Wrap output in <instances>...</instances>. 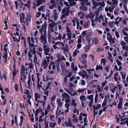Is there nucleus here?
<instances>
[{"instance_id": "27", "label": "nucleus", "mask_w": 128, "mask_h": 128, "mask_svg": "<svg viewBox=\"0 0 128 128\" xmlns=\"http://www.w3.org/2000/svg\"><path fill=\"white\" fill-rule=\"evenodd\" d=\"M56 102L59 106L60 107H62L63 103L62 102L60 99H57Z\"/></svg>"}, {"instance_id": "6", "label": "nucleus", "mask_w": 128, "mask_h": 128, "mask_svg": "<svg viewBox=\"0 0 128 128\" xmlns=\"http://www.w3.org/2000/svg\"><path fill=\"white\" fill-rule=\"evenodd\" d=\"M107 35V40L110 42V44H111L112 43H114L115 42L114 39L112 38V36L110 34L109 32L108 33Z\"/></svg>"}, {"instance_id": "46", "label": "nucleus", "mask_w": 128, "mask_h": 128, "mask_svg": "<svg viewBox=\"0 0 128 128\" xmlns=\"http://www.w3.org/2000/svg\"><path fill=\"white\" fill-rule=\"evenodd\" d=\"M93 97L94 96L92 94H91L90 95L88 96L86 98L90 100H94Z\"/></svg>"}, {"instance_id": "8", "label": "nucleus", "mask_w": 128, "mask_h": 128, "mask_svg": "<svg viewBox=\"0 0 128 128\" xmlns=\"http://www.w3.org/2000/svg\"><path fill=\"white\" fill-rule=\"evenodd\" d=\"M66 32H67L66 34L67 36L68 39L69 40H70L72 37V33L68 27L66 26Z\"/></svg>"}, {"instance_id": "36", "label": "nucleus", "mask_w": 128, "mask_h": 128, "mask_svg": "<svg viewBox=\"0 0 128 128\" xmlns=\"http://www.w3.org/2000/svg\"><path fill=\"white\" fill-rule=\"evenodd\" d=\"M122 99H120L119 101V104H118V108H121L122 107Z\"/></svg>"}, {"instance_id": "38", "label": "nucleus", "mask_w": 128, "mask_h": 128, "mask_svg": "<svg viewBox=\"0 0 128 128\" xmlns=\"http://www.w3.org/2000/svg\"><path fill=\"white\" fill-rule=\"evenodd\" d=\"M108 25L110 28H113L115 26L114 22L113 21L110 22L108 23Z\"/></svg>"}, {"instance_id": "40", "label": "nucleus", "mask_w": 128, "mask_h": 128, "mask_svg": "<svg viewBox=\"0 0 128 128\" xmlns=\"http://www.w3.org/2000/svg\"><path fill=\"white\" fill-rule=\"evenodd\" d=\"M88 16L90 18L92 19L94 18V14H93L92 12H90L88 14Z\"/></svg>"}, {"instance_id": "63", "label": "nucleus", "mask_w": 128, "mask_h": 128, "mask_svg": "<svg viewBox=\"0 0 128 128\" xmlns=\"http://www.w3.org/2000/svg\"><path fill=\"white\" fill-rule=\"evenodd\" d=\"M122 82L124 84V86L125 87H126L128 86V83L126 82L125 79L124 80H122Z\"/></svg>"}, {"instance_id": "1", "label": "nucleus", "mask_w": 128, "mask_h": 128, "mask_svg": "<svg viewBox=\"0 0 128 128\" xmlns=\"http://www.w3.org/2000/svg\"><path fill=\"white\" fill-rule=\"evenodd\" d=\"M51 21L52 22L48 24L49 27L48 28V39L49 42H50L52 40V37L50 33L54 32V30L53 29L54 28V27L56 26L55 29L56 30H57V26H56V24L52 20H51Z\"/></svg>"}, {"instance_id": "52", "label": "nucleus", "mask_w": 128, "mask_h": 128, "mask_svg": "<svg viewBox=\"0 0 128 128\" xmlns=\"http://www.w3.org/2000/svg\"><path fill=\"white\" fill-rule=\"evenodd\" d=\"M40 89H42L43 90H44V89L42 88L41 85H40L39 84H38L37 86V90H40Z\"/></svg>"}, {"instance_id": "43", "label": "nucleus", "mask_w": 128, "mask_h": 128, "mask_svg": "<svg viewBox=\"0 0 128 128\" xmlns=\"http://www.w3.org/2000/svg\"><path fill=\"white\" fill-rule=\"evenodd\" d=\"M90 46L89 45H87L85 47L84 50L85 52H88L90 49Z\"/></svg>"}, {"instance_id": "57", "label": "nucleus", "mask_w": 128, "mask_h": 128, "mask_svg": "<svg viewBox=\"0 0 128 128\" xmlns=\"http://www.w3.org/2000/svg\"><path fill=\"white\" fill-rule=\"evenodd\" d=\"M118 89V88L117 86H114V88L111 89V90L112 92L114 93L115 91Z\"/></svg>"}, {"instance_id": "51", "label": "nucleus", "mask_w": 128, "mask_h": 128, "mask_svg": "<svg viewBox=\"0 0 128 128\" xmlns=\"http://www.w3.org/2000/svg\"><path fill=\"white\" fill-rule=\"evenodd\" d=\"M102 66L100 65H99L97 64L96 65V70H102Z\"/></svg>"}, {"instance_id": "30", "label": "nucleus", "mask_w": 128, "mask_h": 128, "mask_svg": "<svg viewBox=\"0 0 128 128\" xmlns=\"http://www.w3.org/2000/svg\"><path fill=\"white\" fill-rule=\"evenodd\" d=\"M92 34V33L91 32H87L85 36V38L86 39H88L91 36Z\"/></svg>"}, {"instance_id": "20", "label": "nucleus", "mask_w": 128, "mask_h": 128, "mask_svg": "<svg viewBox=\"0 0 128 128\" xmlns=\"http://www.w3.org/2000/svg\"><path fill=\"white\" fill-rule=\"evenodd\" d=\"M65 107L66 109L65 110V112L66 113H67L69 112V108L70 106L69 103L65 104H64Z\"/></svg>"}, {"instance_id": "5", "label": "nucleus", "mask_w": 128, "mask_h": 128, "mask_svg": "<svg viewBox=\"0 0 128 128\" xmlns=\"http://www.w3.org/2000/svg\"><path fill=\"white\" fill-rule=\"evenodd\" d=\"M43 46L44 54L46 55L50 56L51 54L49 53L50 51V48L48 47V44L43 45Z\"/></svg>"}, {"instance_id": "64", "label": "nucleus", "mask_w": 128, "mask_h": 128, "mask_svg": "<svg viewBox=\"0 0 128 128\" xmlns=\"http://www.w3.org/2000/svg\"><path fill=\"white\" fill-rule=\"evenodd\" d=\"M86 89L85 88L81 89H79L78 90H77V91L78 92H84V91Z\"/></svg>"}, {"instance_id": "26", "label": "nucleus", "mask_w": 128, "mask_h": 128, "mask_svg": "<svg viewBox=\"0 0 128 128\" xmlns=\"http://www.w3.org/2000/svg\"><path fill=\"white\" fill-rule=\"evenodd\" d=\"M55 44L56 45H58V47H59L60 46H62V47H63L64 45V43H63L62 42H57L55 43Z\"/></svg>"}, {"instance_id": "14", "label": "nucleus", "mask_w": 128, "mask_h": 128, "mask_svg": "<svg viewBox=\"0 0 128 128\" xmlns=\"http://www.w3.org/2000/svg\"><path fill=\"white\" fill-rule=\"evenodd\" d=\"M46 23L42 25L40 30L41 33H42V31H43L44 32V33H45L46 34Z\"/></svg>"}, {"instance_id": "17", "label": "nucleus", "mask_w": 128, "mask_h": 128, "mask_svg": "<svg viewBox=\"0 0 128 128\" xmlns=\"http://www.w3.org/2000/svg\"><path fill=\"white\" fill-rule=\"evenodd\" d=\"M35 96V100L36 101L39 102V101L38 100V99L40 98V95L39 93H35L34 94Z\"/></svg>"}, {"instance_id": "35", "label": "nucleus", "mask_w": 128, "mask_h": 128, "mask_svg": "<svg viewBox=\"0 0 128 128\" xmlns=\"http://www.w3.org/2000/svg\"><path fill=\"white\" fill-rule=\"evenodd\" d=\"M26 93L27 94V98H28L30 99V98H31V96L30 95V92H29L28 90H26Z\"/></svg>"}, {"instance_id": "54", "label": "nucleus", "mask_w": 128, "mask_h": 128, "mask_svg": "<svg viewBox=\"0 0 128 128\" xmlns=\"http://www.w3.org/2000/svg\"><path fill=\"white\" fill-rule=\"evenodd\" d=\"M43 98H44V102H43L42 101H41V102L42 103V104L43 106H44V104L46 102V100L47 99V96H43Z\"/></svg>"}, {"instance_id": "9", "label": "nucleus", "mask_w": 128, "mask_h": 128, "mask_svg": "<svg viewBox=\"0 0 128 128\" xmlns=\"http://www.w3.org/2000/svg\"><path fill=\"white\" fill-rule=\"evenodd\" d=\"M94 20L96 22L98 21L100 23L101 21H104V18L102 15L100 14L99 16L96 17Z\"/></svg>"}, {"instance_id": "32", "label": "nucleus", "mask_w": 128, "mask_h": 128, "mask_svg": "<svg viewBox=\"0 0 128 128\" xmlns=\"http://www.w3.org/2000/svg\"><path fill=\"white\" fill-rule=\"evenodd\" d=\"M20 22H22V21H24L25 17L24 14L23 12H22V13L20 14Z\"/></svg>"}, {"instance_id": "48", "label": "nucleus", "mask_w": 128, "mask_h": 128, "mask_svg": "<svg viewBox=\"0 0 128 128\" xmlns=\"http://www.w3.org/2000/svg\"><path fill=\"white\" fill-rule=\"evenodd\" d=\"M91 22H92V26L94 27L95 26L96 24V22L95 20H94L93 19L92 20Z\"/></svg>"}, {"instance_id": "10", "label": "nucleus", "mask_w": 128, "mask_h": 128, "mask_svg": "<svg viewBox=\"0 0 128 128\" xmlns=\"http://www.w3.org/2000/svg\"><path fill=\"white\" fill-rule=\"evenodd\" d=\"M70 12V8L69 7H64L62 10V13L65 14L67 15H68V13Z\"/></svg>"}, {"instance_id": "42", "label": "nucleus", "mask_w": 128, "mask_h": 128, "mask_svg": "<svg viewBox=\"0 0 128 128\" xmlns=\"http://www.w3.org/2000/svg\"><path fill=\"white\" fill-rule=\"evenodd\" d=\"M79 52V50L78 49H76L73 52L72 55L73 56H76L77 54V52L78 53Z\"/></svg>"}, {"instance_id": "49", "label": "nucleus", "mask_w": 128, "mask_h": 128, "mask_svg": "<svg viewBox=\"0 0 128 128\" xmlns=\"http://www.w3.org/2000/svg\"><path fill=\"white\" fill-rule=\"evenodd\" d=\"M108 18H107L106 17L105 18L104 22H103L102 23V25L103 26H105L108 23Z\"/></svg>"}, {"instance_id": "45", "label": "nucleus", "mask_w": 128, "mask_h": 128, "mask_svg": "<svg viewBox=\"0 0 128 128\" xmlns=\"http://www.w3.org/2000/svg\"><path fill=\"white\" fill-rule=\"evenodd\" d=\"M87 56V55L85 54H82L81 55L80 60H83V59H86V58Z\"/></svg>"}, {"instance_id": "56", "label": "nucleus", "mask_w": 128, "mask_h": 128, "mask_svg": "<svg viewBox=\"0 0 128 128\" xmlns=\"http://www.w3.org/2000/svg\"><path fill=\"white\" fill-rule=\"evenodd\" d=\"M107 102V100L106 98H105L103 101V102L102 104V106H105Z\"/></svg>"}, {"instance_id": "50", "label": "nucleus", "mask_w": 128, "mask_h": 128, "mask_svg": "<svg viewBox=\"0 0 128 128\" xmlns=\"http://www.w3.org/2000/svg\"><path fill=\"white\" fill-rule=\"evenodd\" d=\"M32 61H31V62H30L28 64V66L29 68L31 69H32L33 68V65L32 62Z\"/></svg>"}, {"instance_id": "25", "label": "nucleus", "mask_w": 128, "mask_h": 128, "mask_svg": "<svg viewBox=\"0 0 128 128\" xmlns=\"http://www.w3.org/2000/svg\"><path fill=\"white\" fill-rule=\"evenodd\" d=\"M90 24V21L88 20L86 22L84 23L83 25V27L84 28L88 27Z\"/></svg>"}, {"instance_id": "15", "label": "nucleus", "mask_w": 128, "mask_h": 128, "mask_svg": "<svg viewBox=\"0 0 128 128\" xmlns=\"http://www.w3.org/2000/svg\"><path fill=\"white\" fill-rule=\"evenodd\" d=\"M54 14L52 16V17L54 18V21L57 19L58 18V15L57 14V13L56 10H53Z\"/></svg>"}, {"instance_id": "34", "label": "nucleus", "mask_w": 128, "mask_h": 128, "mask_svg": "<svg viewBox=\"0 0 128 128\" xmlns=\"http://www.w3.org/2000/svg\"><path fill=\"white\" fill-rule=\"evenodd\" d=\"M72 117L73 118V122H77L78 121V119L77 117L76 116V115L73 114Z\"/></svg>"}, {"instance_id": "11", "label": "nucleus", "mask_w": 128, "mask_h": 128, "mask_svg": "<svg viewBox=\"0 0 128 128\" xmlns=\"http://www.w3.org/2000/svg\"><path fill=\"white\" fill-rule=\"evenodd\" d=\"M49 63V62L48 60H46V59L44 60L42 64V66L43 68L44 69L46 68L48 66Z\"/></svg>"}, {"instance_id": "29", "label": "nucleus", "mask_w": 128, "mask_h": 128, "mask_svg": "<svg viewBox=\"0 0 128 128\" xmlns=\"http://www.w3.org/2000/svg\"><path fill=\"white\" fill-rule=\"evenodd\" d=\"M56 123L54 121V122H50L49 124V126L52 128H54L55 126L56 125Z\"/></svg>"}, {"instance_id": "55", "label": "nucleus", "mask_w": 128, "mask_h": 128, "mask_svg": "<svg viewBox=\"0 0 128 128\" xmlns=\"http://www.w3.org/2000/svg\"><path fill=\"white\" fill-rule=\"evenodd\" d=\"M31 16L29 14H28L27 16V18L26 19V21L30 22L31 20Z\"/></svg>"}, {"instance_id": "24", "label": "nucleus", "mask_w": 128, "mask_h": 128, "mask_svg": "<svg viewBox=\"0 0 128 128\" xmlns=\"http://www.w3.org/2000/svg\"><path fill=\"white\" fill-rule=\"evenodd\" d=\"M71 105L74 107H76L77 106V104L76 102V100L74 99L72 100L71 102Z\"/></svg>"}, {"instance_id": "28", "label": "nucleus", "mask_w": 128, "mask_h": 128, "mask_svg": "<svg viewBox=\"0 0 128 128\" xmlns=\"http://www.w3.org/2000/svg\"><path fill=\"white\" fill-rule=\"evenodd\" d=\"M52 78H49L48 77L46 78H46H44V80H46V81H48V86H50L51 84V82L52 80H52Z\"/></svg>"}, {"instance_id": "53", "label": "nucleus", "mask_w": 128, "mask_h": 128, "mask_svg": "<svg viewBox=\"0 0 128 128\" xmlns=\"http://www.w3.org/2000/svg\"><path fill=\"white\" fill-rule=\"evenodd\" d=\"M96 86L98 92H102V89L101 88L100 86L98 85H97Z\"/></svg>"}, {"instance_id": "60", "label": "nucleus", "mask_w": 128, "mask_h": 128, "mask_svg": "<svg viewBox=\"0 0 128 128\" xmlns=\"http://www.w3.org/2000/svg\"><path fill=\"white\" fill-rule=\"evenodd\" d=\"M100 11V10L99 9H98L96 10V11L95 12V14L96 16L97 17L99 15V12Z\"/></svg>"}, {"instance_id": "44", "label": "nucleus", "mask_w": 128, "mask_h": 128, "mask_svg": "<svg viewBox=\"0 0 128 128\" xmlns=\"http://www.w3.org/2000/svg\"><path fill=\"white\" fill-rule=\"evenodd\" d=\"M120 74H121L122 76V79L124 80L125 79L126 76V74L122 71L120 72Z\"/></svg>"}, {"instance_id": "3", "label": "nucleus", "mask_w": 128, "mask_h": 128, "mask_svg": "<svg viewBox=\"0 0 128 128\" xmlns=\"http://www.w3.org/2000/svg\"><path fill=\"white\" fill-rule=\"evenodd\" d=\"M62 100H65V104L69 103L70 100V96L67 93L64 92L62 94Z\"/></svg>"}, {"instance_id": "13", "label": "nucleus", "mask_w": 128, "mask_h": 128, "mask_svg": "<svg viewBox=\"0 0 128 128\" xmlns=\"http://www.w3.org/2000/svg\"><path fill=\"white\" fill-rule=\"evenodd\" d=\"M27 40L28 42V44L29 46H30V43L32 44H33L34 45V38L33 37H31V42L30 40V37H28L27 38Z\"/></svg>"}, {"instance_id": "23", "label": "nucleus", "mask_w": 128, "mask_h": 128, "mask_svg": "<svg viewBox=\"0 0 128 128\" xmlns=\"http://www.w3.org/2000/svg\"><path fill=\"white\" fill-rule=\"evenodd\" d=\"M23 22L24 23V24H23L24 30L25 32H26V26H28V22L26 21V22Z\"/></svg>"}, {"instance_id": "19", "label": "nucleus", "mask_w": 128, "mask_h": 128, "mask_svg": "<svg viewBox=\"0 0 128 128\" xmlns=\"http://www.w3.org/2000/svg\"><path fill=\"white\" fill-rule=\"evenodd\" d=\"M36 2V5L37 6H39L40 5L42 4V3L46 2L45 0H35Z\"/></svg>"}, {"instance_id": "4", "label": "nucleus", "mask_w": 128, "mask_h": 128, "mask_svg": "<svg viewBox=\"0 0 128 128\" xmlns=\"http://www.w3.org/2000/svg\"><path fill=\"white\" fill-rule=\"evenodd\" d=\"M40 42L42 43L43 45L47 44L46 43H47V37L46 34L44 33V34H41L39 38Z\"/></svg>"}, {"instance_id": "31", "label": "nucleus", "mask_w": 128, "mask_h": 128, "mask_svg": "<svg viewBox=\"0 0 128 128\" xmlns=\"http://www.w3.org/2000/svg\"><path fill=\"white\" fill-rule=\"evenodd\" d=\"M69 2V4H70V6H72L76 2H75L74 0L77 1V0H67Z\"/></svg>"}, {"instance_id": "58", "label": "nucleus", "mask_w": 128, "mask_h": 128, "mask_svg": "<svg viewBox=\"0 0 128 128\" xmlns=\"http://www.w3.org/2000/svg\"><path fill=\"white\" fill-rule=\"evenodd\" d=\"M7 54H4L3 56V58L5 59L4 62L6 63L7 61Z\"/></svg>"}, {"instance_id": "22", "label": "nucleus", "mask_w": 128, "mask_h": 128, "mask_svg": "<svg viewBox=\"0 0 128 128\" xmlns=\"http://www.w3.org/2000/svg\"><path fill=\"white\" fill-rule=\"evenodd\" d=\"M92 3L94 6L93 7V8H96V6H98L99 5V3H98L96 2L95 1V0H92Z\"/></svg>"}, {"instance_id": "21", "label": "nucleus", "mask_w": 128, "mask_h": 128, "mask_svg": "<svg viewBox=\"0 0 128 128\" xmlns=\"http://www.w3.org/2000/svg\"><path fill=\"white\" fill-rule=\"evenodd\" d=\"M79 98L81 102L87 100V98H86V96L84 95L80 96Z\"/></svg>"}, {"instance_id": "41", "label": "nucleus", "mask_w": 128, "mask_h": 128, "mask_svg": "<svg viewBox=\"0 0 128 128\" xmlns=\"http://www.w3.org/2000/svg\"><path fill=\"white\" fill-rule=\"evenodd\" d=\"M84 16V14L81 12H80L78 13V16H79L80 18L81 19L83 18Z\"/></svg>"}, {"instance_id": "7", "label": "nucleus", "mask_w": 128, "mask_h": 128, "mask_svg": "<svg viewBox=\"0 0 128 128\" xmlns=\"http://www.w3.org/2000/svg\"><path fill=\"white\" fill-rule=\"evenodd\" d=\"M120 44V45L122 46V49L128 51V46H126V43L124 41H121Z\"/></svg>"}, {"instance_id": "2", "label": "nucleus", "mask_w": 128, "mask_h": 128, "mask_svg": "<svg viewBox=\"0 0 128 128\" xmlns=\"http://www.w3.org/2000/svg\"><path fill=\"white\" fill-rule=\"evenodd\" d=\"M30 51L28 52V56L29 57L28 60H30L32 61V55L31 53L35 55L36 52V48L34 47V45L30 43V46H29Z\"/></svg>"}, {"instance_id": "61", "label": "nucleus", "mask_w": 128, "mask_h": 128, "mask_svg": "<svg viewBox=\"0 0 128 128\" xmlns=\"http://www.w3.org/2000/svg\"><path fill=\"white\" fill-rule=\"evenodd\" d=\"M114 80L116 82H118V80H120V77L119 76L114 77Z\"/></svg>"}, {"instance_id": "62", "label": "nucleus", "mask_w": 128, "mask_h": 128, "mask_svg": "<svg viewBox=\"0 0 128 128\" xmlns=\"http://www.w3.org/2000/svg\"><path fill=\"white\" fill-rule=\"evenodd\" d=\"M108 9L109 10V12H113L114 9L113 7H111V6L109 7L108 6Z\"/></svg>"}, {"instance_id": "39", "label": "nucleus", "mask_w": 128, "mask_h": 128, "mask_svg": "<svg viewBox=\"0 0 128 128\" xmlns=\"http://www.w3.org/2000/svg\"><path fill=\"white\" fill-rule=\"evenodd\" d=\"M34 63L35 65V66L36 67V64H38L37 60V58L36 57V55L35 54L34 55Z\"/></svg>"}, {"instance_id": "37", "label": "nucleus", "mask_w": 128, "mask_h": 128, "mask_svg": "<svg viewBox=\"0 0 128 128\" xmlns=\"http://www.w3.org/2000/svg\"><path fill=\"white\" fill-rule=\"evenodd\" d=\"M76 22V24H77V28L78 29L79 28L80 30H82V27L81 26H80H80V25L79 24V20L78 19H75Z\"/></svg>"}, {"instance_id": "12", "label": "nucleus", "mask_w": 128, "mask_h": 128, "mask_svg": "<svg viewBox=\"0 0 128 128\" xmlns=\"http://www.w3.org/2000/svg\"><path fill=\"white\" fill-rule=\"evenodd\" d=\"M112 1L111 5V7H112L114 8L118 5V1L117 0H111Z\"/></svg>"}, {"instance_id": "33", "label": "nucleus", "mask_w": 128, "mask_h": 128, "mask_svg": "<svg viewBox=\"0 0 128 128\" xmlns=\"http://www.w3.org/2000/svg\"><path fill=\"white\" fill-rule=\"evenodd\" d=\"M101 105L100 104H97L96 106L95 105H94L93 106L94 110H97L99 108L101 107Z\"/></svg>"}, {"instance_id": "59", "label": "nucleus", "mask_w": 128, "mask_h": 128, "mask_svg": "<svg viewBox=\"0 0 128 128\" xmlns=\"http://www.w3.org/2000/svg\"><path fill=\"white\" fill-rule=\"evenodd\" d=\"M56 5L55 4H50L49 6V8L50 9H52Z\"/></svg>"}, {"instance_id": "47", "label": "nucleus", "mask_w": 128, "mask_h": 128, "mask_svg": "<svg viewBox=\"0 0 128 128\" xmlns=\"http://www.w3.org/2000/svg\"><path fill=\"white\" fill-rule=\"evenodd\" d=\"M64 89L70 95L73 96L76 95V93H74L72 94L69 90H67L65 88H64Z\"/></svg>"}, {"instance_id": "16", "label": "nucleus", "mask_w": 128, "mask_h": 128, "mask_svg": "<svg viewBox=\"0 0 128 128\" xmlns=\"http://www.w3.org/2000/svg\"><path fill=\"white\" fill-rule=\"evenodd\" d=\"M88 101L86 100L85 101H83L81 102V104L82 107L84 108L87 106L88 104Z\"/></svg>"}, {"instance_id": "18", "label": "nucleus", "mask_w": 128, "mask_h": 128, "mask_svg": "<svg viewBox=\"0 0 128 128\" xmlns=\"http://www.w3.org/2000/svg\"><path fill=\"white\" fill-rule=\"evenodd\" d=\"M88 42V44L90 45H92L94 42V38L93 37H91L90 38L87 39Z\"/></svg>"}]
</instances>
